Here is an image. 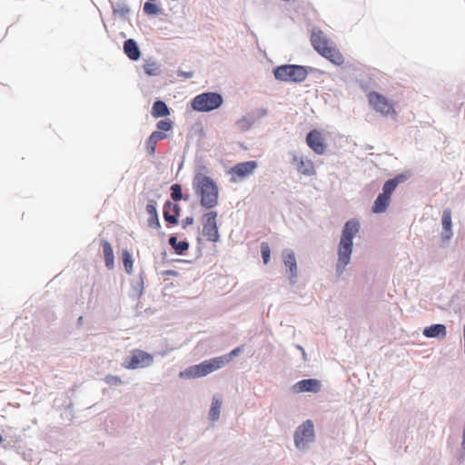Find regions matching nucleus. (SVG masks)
<instances>
[{"label": "nucleus", "mask_w": 465, "mask_h": 465, "mask_svg": "<svg viewBox=\"0 0 465 465\" xmlns=\"http://www.w3.org/2000/svg\"><path fill=\"white\" fill-rule=\"evenodd\" d=\"M360 231V223L357 219H351L343 225L337 250L336 273L341 276L351 262L353 249V238Z\"/></svg>", "instance_id": "nucleus-1"}, {"label": "nucleus", "mask_w": 465, "mask_h": 465, "mask_svg": "<svg viewBox=\"0 0 465 465\" xmlns=\"http://www.w3.org/2000/svg\"><path fill=\"white\" fill-rule=\"evenodd\" d=\"M193 186L203 208L212 209L218 204L219 188L213 178L198 173L193 177Z\"/></svg>", "instance_id": "nucleus-2"}, {"label": "nucleus", "mask_w": 465, "mask_h": 465, "mask_svg": "<svg viewBox=\"0 0 465 465\" xmlns=\"http://www.w3.org/2000/svg\"><path fill=\"white\" fill-rule=\"evenodd\" d=\"M239 351H231V352L215 357L201 362L200 364L189 367L183 371L180 372L182 378H199L205 376L216 370H219L229 363L237 355Z\"/></svg>", "instance_id": "nucleus-3"}, {"label": "nucleus", "mask_w": 465, "mask_h": 465, "mask_svg": "<svg viewBox=\"0 0 465 465\" xmlns=\"http://www.w3.org/2000/svg\"><path fill=\"white\" fill-rule=\"evenodd\" d=\"M311 42L314 49L332 64L341 65L344 63V58L341 52L330 44L329 39L322 31L313 30Z\"/></svg>", "instance_id": "nucleus-4"}, {"label": "nucleus", "mask_w": 465, "mask_h": 465, "mask_svg": "<svg viewBox=\"0 0 465 465\" xmlns=\"http://www.w3.org/2000/svg\"><path fill=\"white\" fill-rule=\"evenodd\" d=\"M312 70L313 68L310 66L288 64L276 66L273 69V75L276 80L282 82L302 83Z\"/></svg>", "instance_id": "nucleus-5"}, {"label": "nucleus", "mask_w": 465, "mask_h": 465, "mask_svg": "<svg viewBox=\"0 0 465 465\" xmlns=\"http://www.w3.org/2000/svg\"><path fill=\"white\" fill-rule=\"evenodd\" d=\"M223 98L216 92H205L196 95L191 102V106L197 112H211L222 106Z\"/></svg>", "instance_id": "nucleus-6"}, {"label": "nucleus", "mask_w": 465, "mask_h": 465, "mask_svg": "<svg viewBox=\"0 0 465 465\" xmlns=\"http://www.w3.org/2000/svg\"><path fill=\"white\" fill-rule=\"evenodd\" d=\"M217 213L211 211L203 215V234L207 241L216 242L219 241V232L216 223Z\"/></svg>", "instance_id": "nucleus-7"}, {"label": "nucleus", "mask_w": 465, "mask_h": 465, "mask_svg": "<svg viewBox=\"0 0 465 465\" xmlns=\"http://www.w3.org/2000/svg\"><path fill=\"white\" fill-rule=\"evenodd\" d=\"M314 438V427L311 420L300 425L294 434V442L297 448H303Z\"/></svg>", "instance_id": "nucleus-8"}, {"label": "nucleus", "mask_w": 465, "mask_h": 465, "mask_svg": "<svg viewBox=\"0 0 465 465\" xmlns=\"http://www.w3.org/2000/svg\"><path fill=\"white\" fill-rule=\"evenodd\" d=\"M268 114L267 110L264 108H259L254 111H252L245 115H243L242 118H240L236 123L235 125L241 132H247L249 131L252 126L259 121L261 118L266 116Z\"/></svg>", "instance_id": "nucleus-9"}, {"label": "nucleus", "mask_w": 465, "mask_h": 465, "mask_svg": "<svg viewBox=\"0 0 465 465\" xmlns=\"http://www.w3.org/2000/svg\"><path fill=\"white\" fill-rule=\"evenodd\" d=\"M368 98L374 110L381 113L382 115H390L394 113L392 104L381 94L371 92L369 94Z\"/></svg>", "instance_id": "nucleus-10"}, {"label": "nucleus", "mask_w": 465, "mask_h": 465, "mask_svg": "<svg viewBox=\"0 0 465 465\" xmlns=\"http://www.w3.org/2000/svg\"><path fill=\"white\" fill-rule=\"evenodd\" d=\"M153 361L150 354L143 351H138L130 358L124 360L123 365L127 369H138L149 366Z\"/></svg>", "instance_id": "nucleus-11"}, {"label": "nucleus", "mask_w": 465, "mask_h": 465, "mask_svg": "<svg viewBox=\"0 0 465 465\" xmlns=\"http://www.w3.org/2000/svg\"><path fill=\"white\" fill-rule=\"evenodd\" d=\"M306 143L316 154L322 155L326 151L327 146L324 143V137L322 133L316 129H313L307 134Z\"/></svg>", "instance_id": "nucleus-12"}, {"label": "nucleus", "mask_w": 465, "mask_h": 465, "mask_svg": "<svg viewBox=\"0 0 465 465\" xmlns=\"http://www.w3.org/2000/svg\"><path fill=\"white\" fill-rule=\"evenodd\" d=\"M282 258L285 266L288 268L290 276L289 280L292 284L296 282L297 277V262L295 254L292 250L285 249L282 252Z\"/></svg>", "instance_id": "nucleus-13"}, {"label": "nucleus", "mask_w": 465, "mask_h": 465, "mask_svg": "<svg viewBox=\"0 0 465 465\" xmlns=\"http://www.w3.org/2000/svg\"><path fill=\"white\" fill-rule=\"evenodd\" d=\"M257 166L258 163L256 161L242 162L232 166L230 170V173L236 175L237 177L243 178L252 174Z\"/></svg>", "instance_id": "nucleus-14"}, {"label": "nucleus", "mask_w": 465, "mask_h": 465, "mask_svg": "<svg viewBox=\"0 0 465 465\" xmlns=\"http://www.w3.org/2000/svg\"><path fill=\"white\" fill-rule=\"evenodd\" d=\"M293 389L296 392H318L321 390V382L316 379H306L298 381Z\"/></svg>", "instance_id": "nucleus-15"}, {"label": "nucleus", "mask_w": 465, "mask_h": 465, "mask_svg": "<svg viewBox=\"0 0 465 465\" xmlns=\"http://www.w3.org/2000/svg\"><path fill=\"white\" fill-rule=\"evenodd\" d=\"M292 162L296 163L297 170L300 173L310 176L314 174L313 163L311 160L299 157L296 154L292 156Z\"/></svg>", "instance_id": "nucleus-16"}, {"label": "nucleus", "mask_w": 465, "mask_h": 465, "mask_svg": "<svg viewBox=\"0 0 465 465\" xmlns=\"http://www.w3.org/2000/svg\"><path fill=\"white\" fill-rule=\"evenodd\" d=\"M124 52L132 61H137L141 56V51L135 40L130 38L124 42Z\"/></svg>", "instance_id": "nucleus-17"}, {"label": "nucleus", "mask_w": 465, "mask_h": 465, "mask_svg": "<svg viewBox=\"0 0 465 465\" xmlns=\"http://www.w3.org/2000/svg\"><path fill=\"white\" fill-rule=\"evenodd\" d=\"M423 335L428 338H444L446 336V326L441 323L432 324L423 330Z\"/></svg>", "instance_id": "nucleus-18"}, {"label": "nucleus", "mask_w": 465, "mask_h": 465, "mask_svg": "<svg viewBox=\"0 0 465 465\" xmlns=\"http://www.w3.org/2000/svg\"><path fill=\"white\" fill-rule=\"evenodd\" d=\"M405 179L406 177L404 174H398L395 177L387 180L382 186L381 193L391 198L398 184L404 182Z\"/></svg>", "instance_id": "nucleus-19"}, {"label": "nucleus", "mask_w": 465, "mask_h": 465, "mask_svg": "<svg viewBox=\"0 0 465 465\" xmlns=\"http://www.w3.org/2000/svg\"><path fill=\"white\" fill-rule=\"evenodd\" d=\"M101 245L103 247L105 266L108 269H113L114 266V256L113 247L111 243L105 239L101 240Z\"/></svg>", "instance_id": "nucleus-20"}, {"label": "nucleus", "mask_w": 465, "mask_h": 465, "mask_svg": "<svg viewBox=\"0 0 465 465\" xmlns=\"http://www.w3.org/2000/svg\"><path fill=\"white\" fill-rule=\"evenodd\" d=\"M143 293V278L142 274L137 279L133 280L129 296L134 300H138Z\"/></svg>", "instance_id": "nucleus-21"}, {"label": "nucleus", "mask_w": 465, "mask_h": 465, "mask_svg": "<svg viewBox=\"0 0 465 465\" xmlns=\"http://www.w3.org/2000/svg\"><path fill=\"white\" fill-rule=\"evenodd\" d=\"M391 202V198L389 196H386L385 194L379 193L376 197L373 206H372V212L374 213H384Z\"/></svg>", "instance_id": "nucleus-22"}, {"label": "nucleus", "mask_w": 465, "mask_h": 465, "mask_svg": "<svg viewBox=\"0 0 465 465\" xmlns=\"http://www.w3.org/2000/svg\"><path fill=\"white\" fill-rule=\"evenodd\" d=\"M151 114L154 118L165 117L170 114V109L165 102L157 100L153 104Z\"/></svg>", "instance_id": "nucleus-23"}, {"label": "nucleus", "mask_w": 465, "mask_h": 465, "mask_svg": "<svg viewBox=\"0 0 465 465\" xmlns=\"http://www.w3.org/2000/svg\"><path fill=\"white\" fill-rule=\"evenodd\" d=\"M112 8L114 15H119L124 20L127 19L130 8L125 1L113 2Z\"/></svg>", "instance_id": "nucleus-24"}, {"label": "nucleus", "mask_w": 465, "mask_h": 465, "mask_svg": "<svg viewBox=\"0 0 465 465\" xmlns=\"http://www.w3.org/2000/svg\"><path fill=\"white\" fill-rule=\"evenodd\" d=\"M143 69L147 75L157 76L162 74L161 64L154 60H146Z\"/></svg>", "instance_id": "nucleus-25"}, {"label": "nucleus", "mask_w": 465, "mask_h": 465, "mask_svg": "<svg viewBox=\"0 0 465 465\" xmlns=\"http://www.w3.org/2000/svg\"><path fill=\"white\" fill-rule=\"evenodd\" d=\"M222 407V400L218 395H214L212 400V405L209 411V417L211 420H216L219 419L220 411Z\"/></svg>", "instance_id": "nucleus-26"}, {"label": "nucleus", "mask_w": 465, "mask_h": 465, "mask_svg": "<svg viewBox=\"0 0 465 465\" xmlns=\"http://www.w3.org/2000/svg\"><path fill=\"white\" fill-rule=\"evenodd\" d=\"M170 189H171V198L173 201L178 202V201H181L182 199H184V200L188 199L187 195L185 197L183 196L181 184L173 183Z\"/></svg>", "instance_id": "nucleus-27"}, {"label": "nucleus", "mask_w": 465, "mask_h": 465, "mask_svg": "<svg viewBox=\"0 0 465 465\" xmlns=\"http://www.w3.org/2000/svg\"><path fill=\"white\" fill-rule=\"evenodd\" d=\"M153 1L144 3L143 10L148 15H157L161 12V8Z\"/></svg>", "instance_id": "nucleus-28"}, {"label": "nucleus", "mask_w": 465, "mask_h": 465, "mask_svg": "<svg viewBox=\"0 0 465 465\" xmlns=\"http://www.w3.org/2000/svg\"><path fill=\"white\" fill-rule=\"evenodd\" d=\"M123 262L126 272L131 273L133 271V258L131 253L126 250L123 252Z\"/></svg>", "instance_id": "nucleus-29"}, {"label": "nucleus", "mask_w": 465, "mask_h": 465, "mask_svg": "<svg viewBox=\"0 0 465 465\" xmlns=\"http://www.w3.org/2000/svg\"><path fill=\"white\" fill-rule=\"evenodd\" d=\"M441 223H442V229L449 230L452 227V222H451V212L450 209H445L442 213L441 217Z\"/></svg>", "instance_id": "nucleus-30"}, {"label": "nucleus", "mask_w": 465, "mask_h": 465, "mask_svg": "<svg viewBox=\"0 0 465 465\" xmlns=\"http://www.w3.org/2000/svg\"><path fill=\"white\" fill-rule=\"evenodd\" d=\"M190 247L189 242L186 240L180 241L173 247L175 254L183 255Z\"/></svg>", "instance_id": "nucleus-31"}, {"label": "nucleus", "mask_w": 465, "mask_h": 465, "mask_svg": "<svg viewBox=\"0 0 465 465\" xmlns=\"http://www.w3.org/2000/svg\"><path fill=\"white\" fill-rule=\"evenodd\" d=\"M261 255L264 264H267L270 261L271 257V248L268 244V242H262L261 243Z\"/></svg>", "instance_id": "nucleus-32"}, {"label": "nucleus", "mask_w": 465, "mask_h": 465, "mask_svg": "<svg viewBox=\"0 0 465 465\" xmlns=\"http://www.w3.org/2000/svg\"><path fill=\"white\" fill-rule=\"evenodd\" d=\"M157 129L161 132H166L172 129L173 122L169 119L161 120L156 124Z\"/></svg>", "instance_id": "nucleus-33"}, {"label": "nucleus", "mask_w": 465, "mask_h": 465, "mask_svg": "<svg viewBox=\"0 0 465 465\" xmlns=\"http://www.w3.org/2000/svg\"><path fill=\"white\" fill-rule=\"evenodd\" d=\"M156 206H157L156 201H154V200L148 201V203L146 205V213L149 214V216L158 215Z\"/></svg>", "instance_id": "nucleus-34"}, {"label": "nucleus", "mask_w": 465, "mask_h": 465, "mask_svg": "<svg viewBox=\"0 0 465 465\" xmlns=\"http://www.w3.org/2000/svg\"><path fill=\"white\" fill-rule=\"evenodd\" d=\"M163 219L171 223V224H177L178 223V216H176L175 214H171V213H169V211H163Z\"/></svg>", "instance_id": "nucleus-35"}, {"label": "nucleus", "mask_w": 465, "mask_h": 465, "mask_svg": "<svg viewBox=\"0 0 465 465\" xmlns=\"http://www.w3.org/2000/svg\"><path fill=\"white\" fill-rule=\"evenodd\" d=\"M156 143L152 139L148 138L146 141V152L149 155H153L155 153Z\"/></svg>", "instance_id": "nucleus-36"}, {"label": "nucleus", "mask_w": 465, "mask_h": 465, "mask_svg": "<svg viewBox=\"0 0 465 465\" xmlns=\"http://www.w3.org/2000/svg\"><path fill=\"white\" fill-rule=\"evenodd\" d=\"M149 137L152 138L157 143L159 141L165 139L167 137V134L161 131H154L151 134Z\"/></svg>", "instance_id": "nucleus-37"}, {"label": "nucleus", "mask_w": 465, "mask_h": 465, "mask_svg": "<svg viewBox=\"0 0 465 465\" xmlns=\"http://www.w3.org/2000/svg\"><path fill=\"white\" fill-rule=\"evenodd\" d=\"M105 382L110 386H117L119 385L122 381L119 377L114 376V375H107L105 377Z\"/></svg>", "instance_id": "nucleus-38"}, {"label": "nucleus", "mask_w": 465, "mask_h": 465, "mask_svg": "<svg viewBox=\"0 0 465 465\" xmlns=\"http://www.w3.org/2000/svg\"><path fill=\"white\" fill-rule=\"evenodd\" d=\"M147 222H148V226L151 227V228L158 229V228L161 227V223H160L158 215L150 216L148 218Z\"/></svg>", "instance_id": "nucleus-39"}, {"label": "nucleus", "mask_w": 465, "mask_h": 465, "mask_svg": "<svg viewBox=\"0 0 465 465\" xmlns=\"http://www.w3.org/2000/svg\"><path fill=\"white\" fill-rule=\"evenodd\" d=\"M452 230L450 228L449 230L443 229V232L441 233V239L443 242L449 241L452 237Z\"/></svg>", "instance_id": "nucleus-40"}, {"label": "nucleus", "mask_w": 465, "mask_h": 465, "mask_svg": "<svg viewBox=\"0 0 465 465\" xmlns=\"http://www.w3.org/2000/svg\"><path fill=\"white\" fill-rule=\"evenodd\" d=\"M193 74H194L192 71H189V72H185V71H182V70L178 71V75L182 76L185 79H190V78L193 77Z\"/></svg>", "instance_id": "nucleus-41"}, {"label": "nucleus", "mask_w": 465, "mask_h": 465, "mask_svg": "<svg viewBox=\"0 0 465 465\" xmlns=\"http://www.w3.org/2000/svg\"><path fill=\"white\" fill-rule=\"evenodd\" d=\"M193 217L188 216L182 221L183 228L185 229L187 226L192 225L193 223Z\"/></svg>", "instance_id": "nucleus-42"}, {"label": "nucleus", "mask_w": 465, "mask_h": 465, "mask_svg": "<svg viewBox=\"0 0 465 465\" xmlns=\"http://www.w3.org/2000/svg\"><path fill=\"white\" fill-rule=\"evenodd\" d=\"M177 242H178V239H177L176 234H171L168 239L169 245L173 248V247H174V245H176Z\"/></svg>", "instance_id": "nucleus-43"}, {"label": "nucleus", "mask_w": 465, "mask_h": 465, "mask_svg": "<svg viewBox=\"0 0 465 465\" xmlns=\"http://www.w3.org/2000/svg\"><path fill=\"white\" fill-rule=\"evenodd\" d=\"M175 203H173L171 201L167 200L165 203H164V205H163V211H169V213L171 212V210L173 209V205H174Z\"/></svg>", "instance_id": "nucleus-44"}, {"label": "nucleus", "mask_w": 465, "mask_h": 465, "mask_svg": "<svg viewBox=\"0 0 465 465\" xmlns=\"http://www.w3.org/2000/svg\"><path fill=\"white\" fill-rule=\"evenodd\" d=\"M163 275H168V276H177L178 272L174 270H166L162 272Z\"/></svg>", "instance_id": "nucleus-45"}, {"label": "nucleus", "mask_w": 465, "mask_h": 465, "mask_svg": "<svg viewBox=\"0 0 465 465\" xmlns=\"http://www.w3.org/2000/svg\"><path fill=\"white\" fill-rule=\"evenodd\" d=\"M172 211L173 212V214H175L178 217L180 216L181 208H180L179 204L175 203L174 205H173Z\"/></svg>", "instance_id": "nucleus-46"}, {"label": "nucleus", "mask_w": 465, "mask_h": 465, "mask_svg": "<svg viewBox=\"0 0 465 465\" xmlns=\"http://www.w3.org/2000/svg\"><path fill=\"white\" fill-rule=\"evenodd\" d=\"M83 322H84V318L82 316H80L78 319H77V323L78 325H82L83 324Z\"/></svg>", "instance_id": "nucleus-47"}, {"label": "nucleus", "mask_w": 465, "mask_h": 465, "mask_svg": "<svg viewBox=\"0 0 465 465\" xmlns=\"http://www.w3.org/2000/svg\"><path fill=\"white\" fill-rule=\"evenodd\" d=\"M296 349H297V350H300V349H303V348H302L301 345H297V346H296Z\"/></svg>", "instance_id": "nucleus-48"}, {"label": "nucleus", "mask_w": 465, "mask_h": 465, "mask_svg": "<svg viewBox=\"0 0 465 465\" xmlns=\"http://www.w3.org/2000/svg\"><path fill=\"white\" fill-rule=\"evenodd\" d=\"M3 441V437L2 435L0 434V443Z\"/></svg>", "instance_id": "nucleus-49"}]
</instances>
